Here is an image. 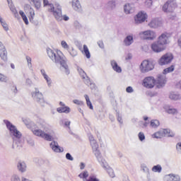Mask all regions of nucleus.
<instances>
[{
  "label": "nucleus",
  "mask_w": 181,
  "mask_h": 181,
  "mask_svg": "<svg viewBox=\"0 0 181 181\" xmlns=\"http://www.w3.org/2000/svg\"><path fill=\"white\" fill-rule=\"evenodd\" d=\"M8 6H9L10 10L11 11L12 13L14 15L15 18H17V19H18L19 13H18V11H16V8H15V6H13V4H11Z\"/></svg>",
  "instance_id": "34"
},
{
  "label": "nucleus",
  "mask_w": 181,
  "mask_h": 181,
  "mask_svg": "<svg viewBox=\"0 0 181 181\" xmlns=\"http://www.w3.org/2000/svg\"><path fill=\"white\" fill-rule=\"evenodd\" d=\"M98 45L100 49H104V42L102 40H99Z\"/></svg>",
  "instance_id": "60"
},
{
  "label": "nucleus",
  "mask_w": 181,
  "mask_h": 181,
  "mask_svg": "<svg viewBox=\"0 0 181 181\" xmlns=\"http://www.w3.org/2000/svg\"><path fill=\"white\" fill-rule=\"evenodd\" d=\"M57 111L60 114H62V112H64L65 114H69L71 111V110L67 106H64L62 107H58L57 109Z\"/></svg>",
  "instance_id": "31"
},
{
  "label": "nucleus",
  "mask_w": 181,
  "mask_h": 181,
  "mask_svg": "<svg viewBox=\"0 0 181 181\" xmlns=\"http://www.w3.org/2000/svg\"><path fill=\"white\" fill-rule=\"evenodd\" d=\"M139 36L144 40H153L156 37V33L153 30H148L139 33Z\"/></svg>",
  "instance_id": "8"
},
{
  "label": "nucleus",
  "mask_w": 181,
  "mask_h": 181,
  "mask_svg": "<svg viewBox=\"0 0 181 181\" xmlns=\"http://www.w3.org/2000/svg\"><path fill=\"white\" fill-rule=\"evenodd\" d=\"M47 52L48 57L51 60H52V62H54V63H56V64H60L65 74L67 76L68 74H70V69H69V65H67V60L62 51H54L52 49H48Z\"/></svg>",
  "instance_id": "2"
},
{
  "label": "nucleus",
  "mask_w": 181,
  "mask_h": 181,
  "mask_svg": "<svg viewBox=\"0 0 181 181\" xmlns=\"http://www.w3.org/2000/svg\"><path fill=\"white\" fill-rule=\"evenodd\" d=\"M4 122L6 124L7 129H8L11 136L13 138V148L21 149V148L23 146V141H22L21 139L22 133L18 131L16 126L13 125L8 120H4Z\"/></svg>",
  "instance_id": "3"
},
{
  "label": "nucleus",
  "mask_w": 181,
  "mask_h": 181,
  "mask_svg": "<svg viewBox=\"0 0 181 181\" xmlns=\"http://www.w3.org/2000/svg\"><path fill=\"white\" fill-rule=\"evenodd\" d=\"M87 181H100V179H98V177H97V175L90 174Z\"/></svg>",
  "instance_id": "43"
},
{
  "label": "nucleus",
  "mask_w": 181,
  "mask_h": 181,
  "mask_svg": "<svg viewBox=\"0 0 181 181\" xmlns=\"http://www.w3.org/2000/svg\"><path fill=\"white\" fill-rule=\"evenodd\" d=\"M23 22L25 23V25H29V21L28 20V17L25 16L21 17Z\"/></svg>",
  "instance_id": "57"
},
{
  "label": "nucleus",
  "mask_w": 181,
  "mask_h": 181,
  "mask_svg": "<svg viewBox=\"0 0 181 181\" xmlns=\"http://www.w3.org/2000/svg\"><path fill=\"white\" fill-rule=\"evenodd\" d=\"M149 28H151V29H156L160 26L161 23L159 21V19L158 18H153L151 20V21L148 23Z\"/></svg>",
  "instance_id": "20"
},
{
  "label": "nucleus",
  "mask_w": 181,
  "mask_h": 181,
  "mask_svg": "<svg viewBox=\"0 0 181 181\" xmlns=\"http://www.w3.org/2000/svg\"><path fill=\"white\" fill-rule=\"evenodd\" d=\"M11 181H21V178H19V176L13 175L11 178Z\"/></svg>",
  "instance_id": "55"
},
{
  "label": "nucleus",
  "mask_w": 181,
  "mask_h": 181,
  "mask_svg": "<svg viewBox=\"0 0 181 181\" xmlns=\"http://www.w3.org/2000/svg\"><path fill=\"white\" fill-rule=\"evenodd\" d=\"M0 57L4 62L8 60V52L6 51V48H5V45L2 44L0 41Z\"/></svg>",
  "instance_id": "16"
},
{
  "label": "nucleus",
  "mask_w": 181,
  "mask_h": 181,
  "mask_svg": "<svg viewBox=\"0 0 181 181\" xmlns=\"http://www.w3.org/2000/svg\"><path fill=\"white\" fill-rule=\"evenodd\" d=\"M32 131L34 135L40 136L45 139V141L53 140V132L50 130V125L46 121L40 117L36 119V127L33 123H31Z\"/></svg>",
  "instance_id": "1"
},
{
  "label": "nucleus",
  "mask_w": 181,
  "mask_h": 181,
  "mask_svg": "<svg viewBox=\"0 0 181 181\" xmlns=\"http://www.w3.org/2000/svg\"><path fill=\"white\" fill-rule=\"evenodd\" d=\"M62 18L61 21H63V19H64L65 21H67L69 19V16H67L66 15H64V16L62 15ZM61 21H58V22H61Z\"/></svg>",
  "instance_id": "62"
},
{
  "label": "nucleus",
  "mask_w": 181,
  "mask_h": 181,
  "mask_svg": "<svg viewBox=\"0 0 181 181\" xmlns=\"http://www.w3.org/2000/svg\"><path fill=\"white\" fill-rule=\"evenodd\" d=\"M107 9H114L115 8V0H110L107 4Z\"/></svg>",
  "instance_id": "38"
},
{
  "label": "nucleus",
  "mask_w": 181,
  "mask_h": 181,
  "mask_svg": "<svg viewBox=\"0 0 181 181\" xmlns=\"http://www.w3.org/2000/svg\"><path fill=\"white\" fill-rule=\"evenodd\" d=\"M78 177L80 179H82L83 181H88V177H90L89 174H88V171L85 170V171L81 173L78 175Z\"/></svg>",
  "instance_id": "30"
},
{
  "label": "nucleus",
  "mask_w": 181,
  "mask_h": 181,
  "mask_svg": "<svg viewBox=\"0 0 181 181\" xmlns=\"http://www.w3.org/2000/svg\"><path fill=\"white\" fill-rule=\"evenodd\" d=\"M177 151H181V143H178L176 146Z\"/></svg>",
  "instance_id": "64"
},
{
  "label": "nucleus",
  "mask_w": 181,
  "mask_h": 181,
  "mask_svg": "<svg viewBox=\"0 0 181 181\" xmlns=\"http://www.w3.org/2000/svg\"><path fill=\"white\" fill-rule=\"evenodd\" d=\"M25 83L28 86H32L33 84V82H32V80L29 79V78H27L26 81H25Z\"/></svg>",
  "instance_id": "63"
},
{
  "label": "nucleus",
  "mask_w": 181,
  "mask_h": 181,
  "mask_svg": "<svg viewBox=\"0 0 181 181\" xmlns=\"http://www.w3.org/2000/svg\"><path fill=\"white\" fill-rule=\"evenodd\" d=\"M73 103L74 104H76V105H84V102L78 100L77 99L74 100Z\"/></svg>",
  "instance_id": "53"
},
{
  "label": "nucleus",
  "mask_w": 181,
  "mask_h": 181,
  "mask_svg": "<svg viewBox=\"0 0 181 181\" xmlns=\"http://www.w3.org/2000/svg\"><path fill=\"white\" fill-rule=\"evenodd\" d=\"M93 153L97 158L99 163L100 165L103 168V169H107L108 168V163H107V161L104 158H103V156H101V153L100 152V150L98 148L94 149Z\"/></svg>",
  "instance_id": "11"
},
{
  "label": "nucleus",
  "mask_w": 181,
  "mask_h": 181,
  "mask_svg": "<svg viewBox=\"0 0 181 181\" xmlns=\"http://www.w3.org/2000/svg\"><path fill=\"white\" fill-rule=\"evenodd\" d=\"M151 49L155 53H160V52H163L166 49V46L162 45V44L157 41L151 45Z\"/></svg>",
  "instance_id": "14"
},
{
  "label": "nucleus",
  "mask_w": 181,
  "mask_h": 181,
  "mask_svg": "<svg viewBox=\"0 0 181 181\" xmlns=\"http://www.w3.org/2000/svg\"><path fill=\"white\" fill-rule=\"evenodd\" d=\"M77 71L79 73L81 77L83 78L85 84L86 86H90L91 81L90 80V78L87 76V74L81 69L80 66H77Z\"/></svg>",
  "instance_id": "15"
},
{
  "label": "nucleus",
  "mask_w": 181,
  "mask_h": 181,
  "mask_svg": "<svg viewBox=\"0 0 181 181\" xmlns=\"http://www.w3.org/2000/svg\"><path fill=\"white\" fill-rule=\"evenodd\" d=\"M61 46L62 47H63V49H65V50H69V49L70 48V46H69V44H67V42L64 40H62L61 42Z\"/></svg>",
  "instance_id": "47"
},
{
  "label": "nucleus",
  "mask_w": 181,
  "mask_h": 181,
  "mask_svg": "<svg viewBox=\"0 0 181 181\" xmlns=\"http://www.w3.org/2000/svg\"><path fill=\"white\" fill-rule=\"evenodd\" d=\"M66 158L68 160H74V158H73V156H71V154H70V153H67L66 154Z\"/></svg>",
  "instance_id": "56"
},
{
  "label": "nucleus",
  "mask_w": 181,
  "mask_h": 181,
  "mask_svg": "<svg viewBox=\"0 0 181 181\" xmlns=\"http://www.w3.org/2000/svg\"><path fill=\"white\" fill-rule=\"evenodd\" d=\"M117 117L118 122H119V124H122V117H121L119 113H117Z\"/></svg>",
  "instance_id": "58"
},
{
  "label": "nucleus",
  "mask_w": 181,
  "mask_h": 181,
  "mask_svg": "<svg viewBox=\"0 0 181 181\" xmlns=\"http://www.w3.org/2000/svg\"><path fill=\"white\" fill-rule=\"evenodd\" d=\"M157 87L158 88H162L166 84V76L163 74V75H158L157 78Z\"/></svg>",
  "instance_id": "18"
},
{
  "label": "nucleus",
  "mask_w": 181,
  "mask_h": 181,
  "mask_svg": "<svg viewBox=\"0 0 181 181\" xmlns=\"http://www.w3.org/2000/svg\"><path fill=\"white\" fill-rule=\"evenodd\" d=\"M40 71L42 77H44L46 81L47 86L49 87H52V78H50L49 75L46 74V71H45V69H41Z\"/></svg>",
  "instance_id": "22"
},
{
  "label": "nucleus",
  "mask_w": 181,
  "mask_h": 181,
  "mask_svg": "<svg viewBox=\"0 0 181 181\" xmlns=\"http://www.w3.org/2000/svg\"><path fill=\"white\" fill-rule=\"evenodd\" d=\"M90 145L92 146L93 151H94V149H98V144H97V141L95 140L91 141Z\"/></svg>",
  "instance_id": "50"
},
{
  "label": "nucleus",
  "mask_w": 181,
  "mask_h": 181,
  "mask_svg": "<svg viewBox=\"0 0 181 181\" xmlns=\"http://www.w3.org/2000/svg\"><path fill=\"white\" fill-rule=\"evenodd\" d=\"M124 13H127V15L129 13H134V11H135V6L133 4H126L124 6Z\"/></svg>",
  "instance_id": "21"
},
{
  "label": "nucleus",
  "mask_w": 181,
  "mask_h": 181,
  "mask_svg": "<svg viewBox=\"0 0 181 181\" xmlns=\"http://www.w3.org/2000/svg\"><path fill=\"white\" fill-rule=\"evenodd\" d=\"M164 136L173 137L175 136V134L169 129H160L159 131L152 134V138H156V139H160Z\"/></svg>",
  "instance_id": "5"
},
{
  "label": "nucleus",
  "mask_w": 181,
  "mask_h": 181,
  "mask_svg": "<svg viewBox=\"0 0 181 181\" xmlns=\"http://www.w3.org/2000/svg\"><path fill=\"white\" fill-rule=\"evenodd\" d=\"M25 59L27 60L28 67L30 69L32 68V58L29 56H26Z\"/></svg>",
  "instance_id": "51"
},
{
  "label": "nucleus",
  "mask_w": 181,
  "mask_h": 181,
  "mask_svg": "<svg viewBox=\"0 0 181 181\" xmlns=\"http://www.w3.org/2000/svg\"><path fill=\"white\" fill-rule=\"evenodd\" d=\"M141 168V170L144 172V173H149V169L148 168V167H146V165H145V164H142Z\"/></svg>",
  "instance_id": "52"
},
{
  "label": "nucleus",
  "mask_w": 181,
  "mask_h": 181,
  "mask_svg": "<svg viewBox=\"0 0 181 181\" xmlns=\"http://www.w3.org/2000/svg\"><path fill=\"white\" fill-rule=\"evenodd\" d=\"M25 11H27L28 9H29V20L30 21H32L33 20V18H35V10H33V8H32V7H30V5L29 4H26L24 6Z\"/></svg>",
  "instance_id": "25"
},
{
  "label": "nucleus",
  "mask_w": 181,
  "mask_h": 181,
  "mask_svg": "<svg viewBox=\"0 0 181 181\" xmlns=\"http://www.w3.org/2000/svg\"><path fill=\"white\" fill-rule=\"evenodd\" d=\"M0 81L1 83H8V76L0 74Z\"/></svg>",
  "instance_id": "48"
},
{
  "label": "nucleus",
  "mask_w": 181,
  "mask_h": 181,
  "mask_svg": "<svg viewBox=\"0 0 181 181\" xmlns=\"http://www.w3.org/2000/svg\"><path fill=\"white\" fill-rule=\"evenodd\" d=\"M177 8V4L176 1L173 0L168 1L163 6V11L166 13L173 12L175 9Z\"/></svg>",
  "instance_id": "7"
},
{
  "label": "nucleus",
  "mask_w": 181,
  "mask_h": 181,
  "mask_svg": "<svg viewBox=\"0 0 181 181\" xmlns=\"http://www.w3.org/2000/svg\"><path fill=\"white\" fill-rule=\"evenodd\" d=\"M173 60V55L170 53H167L160 58V59L158 60V64L160 66H165V64H169V63H172Z\"/></svg>",
  "instance_id": "10"
},
{
  "label": "nucleus",
  "mask_w": 181,
  "mask_h": 181,
  "mask_svg": "<svg viewBox=\"0 0 181 181\" xmlns=\"http://www.w3.org/2000/svg\"><path fill=\"white\" fill-rule=\"evenodd\" d=\"M83 53L85 54L87 59H90L91 57V54H90V51L88 50V47L87 45H83Z\"/></svg>",
  "instance_id": "36"
},
{
  "label": "nucleus",
  "mask_w": 181,
  "mask_h": 181,
  "mask_svg": "<svg viewBox=\"0 0 181 181\" xmlns=\"http://www.w3.org/2000/svg\"><path fill=\"white\" fill-rule=\"evenodd\" d=\"M152 171L156 173L157 172L158 173H160L162 172V166H160V165H154L152 168Z\"/></svg>",
  "instance_id": "45"
},
{
  "label": "nucleus",
  "mask_w": 181,
  "mask_h": 181,
  "mask_svg": "<svg viewBox=\"0 0 181 181\" xmlns=\"http://www.w3.org/2000/svg\"><path fill=\"white\" fill-rule=\"evenodd\" d=\"M70 124H71V122L67 119H63L59 122V124L62 127H64V128H68L69 129H70Z\"/></svg>",
  "instance_id": "29"
},
{
  "label": "nucleus",
  "mask_w": 181,
  "mask_h": 181,
  "mask_svg": "<svg viewBox=\"0 0 181 181\" xmlns=\"http://www.w3.org/2000/svg\"><path fill=\"white\" fill-rule=\"evenodd\" d=\"M127 93H134V88L132 87L129 86L126 88Z\"/></svg>",
  "instance_id": "61"
},
{
  "label": "nucleus",
  "mask_w": 181,
  "mask_h": 181,
  "mask_svg": "<svg viewBox=\"0 0 181 181\" xmlns=\"http://www.w3.org/2000/svg\"><path fill=\"white\" fill-rule=\"evenodd\" d=\"M0 23L3 28V29L6 31L8 32V30H9V27L8 26V24L6 23V22L5 21V20H4V18L0 21Z\"/></svg>",
  "instance_id": "39"
},
{
  "label": "nucleus",
  "mask_w": 181,
  "mask_h": 181,
  "mask_svg": "<svg viewBox=\"0 0 181 181\" xmlns=\"http://www.w3.org/2000/svg\"><path fill=\"white\" fill-rule=\"evenodd\" d=\"M49 146L52 149V151H54V152H57L58 153L64 151L63 147L59 146V143H57V141H52L49 144Z\"/></svg>",
  "instance_id": "19"
},
{
  "label": "nucleus",
  "mask_w": 181,
  "mask_h": 181,
  "mask_svg": "<svg viewBox=\"0 0 181 181\" xmlns=\"http://www.w3.org/2000/svg\"><path fill=\"white\" fill-rule=\"evenodd\" d=\"M26 163L25 161L20 160L17 163V169L19 170V172H21V173H24V172L26 170Z\"/></svg>",
  "instance_id": "24"
},
{
  "label": "nucleus",
  "mask_w": 181,
  "mask_h": 181,
  "mask_svg": "<svg viewBox=\"0 0 181 181\" xmlns=\"http://www.w3.org/2000/svg\"><path fill=\"white\" fill-rule=\"evenodd\" d=\"M169 98L173 101H177V100H180L181 96L180 94L177 92H171L169 94Z\"/></svg>",
  "instance_id": "27"
},
{
  "label": "nucleus",
  "mask_w": 181,
  "mask_h": 181,
  "mask_svg": "<svg viewBox=\"0 0 181 181\" xmlns=\"http://www.w3.org/2000/svg\"><path fill=\"white\" fill-rule=\"evenodd\" d=\"M123 43H124V46H131V45H132V43H134V35L132 34L127 35L124 38Z\"/></svg>",
  "instance_id": "23"
},
{
  "label": "nucleus",
  "mask_w": 181,
  "mask_h": 181,
  "mask_svg": "<svg viewBox=\"0 0 181 181\" xmlns=\"http://www.w3.org/2000/svg\"><path fill=\"white\" fill-rule=\"evenodd\" d=\"M160 125V122L158 119H152L150 122V127L151 128H158Z\"/></svg>",
  "instance_id": "35"
},
{
  "label": "nucleus",
  "mask_w": 181,
  "mask_h": 181,
  "mask_svg": "<svg viewBox=\"0 0 181 181\" xmlns=\"http://www.w3.org/2000/svg\"><path fill=\"white\" fill-rule=\"evenodd\" d=\"M105 170H107L108 175L110 176V177H115V174L114 173V170L112 168H110L107 165V168H104Z\"/></svg>",
  "instance_id": "40"
},
{
  "label": "nucleus",
  "mask_w": 181,
  "mask_h": 181,
  "mask_svg": "<svg viewBox=\"0 0 181 181\" xmlns=\"http://www.w3.org/2000/svg\"><path fill=\"white\" fill-rule=\"evenodd\" d=\"M132 59V54L128 53L125 57V60H131Z\"/></svg>",
  "instance_id": "59"
},
{
  "label": "nucleus",
  "mask_w": 181,
  "mask_h": 181,
  "mask_svg": "<svg viewBox=\"0 0 181 181\" xmlns=\"http://www.w3.org/2000/svg\"><path fill=\"white\" fill-rule=\"evenodd\" d=\"M175 71V65H172L168 68H166L163 70V74H168V73H172Z\"/></svg>",
  "instance_id": "42"
},
{
  "label": "nucleus",
  "mask_w": 181,
  "mask_h": 181,
  "mask_svg": "<svg viewBox=\"0 0 181 181\" xmlns=\"http://www.w3.org/2000/svg\"><path fill=\"white\" fill-rule=\"evenodd\" d=\"M168 181H180V177L179 175H169L167 176Z\"/></svg>",
  "instance_id": "37"
},
{
  "label": "nucleus",
  "mask_w": 181,
  "mask_h": 181,
  "mask_svg": "<svg viewBox=\"0 0 181 181\" xmlns=\"http://www.w3.org/2000/svg\"><path fill=\"white\" fill-rule=\"evenodd\" d=\"M39 165L40 166H44L45 168H49L50 167V161L49 160H43L40 159L39 160Z\"/></svg>",
  "instance_id": "33"
},
{
  "label": "nucleus",
  "mask_w": 181,
  "mask_h": 181,
  "mask_svg": "<svg viewBox=\"0 0 181 181\" xmlns=\"http://www.w3.org/2000/svg\"><path fill=\"white\" fill-rule=\"evenodd\" d=\"M155 78L153 76H148L145 78L143 81V86L146 88H153L155 87Z\"/></svg>",
  "instance_id": "12"
},
{
  "label": "nucleus",
  "mask_w": 181,
  "mask_h": 181,
  "mask_svg": "<svg viewBox=\"0 0 181 181\" xmlns=\"http://www.w3.org/2000/svg\"><path fill=\"white\" fill-rule=\"evenodd\" d=\"M168 114H177V110L173 107H168L165 109Z\"/></svg>",
  "instance_id": "46"
},
{
  "label": "nucleus",
  "mask_w": 181,
  "mask_h": 181,
  "mask_svg": "<svg viewBox=\"0 0 181 181\" xmlns=\"http://www.w3.org/2000/svg\"><path fill=\"white\" fill-rule=\"evenodd\" d=\"M138 138L141 142H144V141H145V134H144L142 132H140L138 134Z\"/></svg>",
  "instance_id": "49"
},
{
  "label": "nucleus",
  "mask_w": 181,
  "mask_h": 181,
  "mask_svg": "<svg viewBox=\"0 0 181 181\" xmlns=\"http://www.w3.org/2000/svg\"><path fill=\"white\" fill-rule=\"evenodd\" d=\"M67 51L72 57H76V56H77V51L74 49L73 47H70Z\"/></svg>",
  "instance_id": "44"
},
{
  "label": "nucleus",
  "mask_w": 181,
  "mask_h": 181,
  "mask_svg": "<svg viewBox=\"0 0 181 181\" xmlns=\"http://www.w3.org/2000/svg\"><path fill=\"white\" fill-rule=\"evenodd\" d=\"M158 42L163 45L166 46L169 43V35L168 33H163L158 37Z\"/></svg>",
  "instance_id": "17"
},
{
  "label": "nucleus",
  "mask_w": 181,
  "mask_h": 181,
  "mask_svg": "<svg viewBox=\"0 0 181 181\" xmlns=\"http://www.w3.org/2000/svg\"><path fill=\"white\" fill-rule=\"evenodd\" d=\"M111 66L115 71L117 73H121L122 71V69H121V66H118V64L115 60L111 61Z\"/></svg>",
  "instance_id": "28"
},
{
  "label": "nucleus",
  "mask_w": 181,
  "mask_h": 181,
  "mask_svg": "<svg viewBox=\"0 0 181 181\" xmlns=\"http://www.w3.org/2000/svg\"><path fill=\"white\" fill-rule=\"evenodd\" d=\"M28 2L30 4V5H34L36 9H40L42 5L40 0H28Z\"/></svg>",
  "instance_id": "32"
},
{
  "label": "nucleus",
  "mask_w": 181,
  "mask_h": 181,
  "mask_svg": "<svg viewBox=\"0 0 181 181\" xmlns=\"http://www.w3.org/2000/svg\"><path fill=\"white\" fill-rule=\"evenodd\" d=\"M84 97L87 105L89 107L90 110H93V103H91V101L90 100V97H88V95H84Z\"/></svg>",
  "instance_id": "41"
},
{
  "label": "nucleus",
  "mask_w": 181,
  "mask_h": 181,
  "mask_svg": "<svg viewBox=\"0 0 181 181\" xmlns=\"http://www.w3.org/2000/svg\"><path fill=\"white\" fill-rule=\"evenodd\" d=\"M148 124L149 123L147 122H145L142 121L139 122V126L141 127L143 129L146 128V127H148Z\"/></svg>",
  "instance_id": "54"
},
{
  "label": "nucleus",
  "mask_w": 181,
  "mask_h": 181,
  "mask_svg": "<svg viewBox=\"0 0 181 181\" xmlns=\"http://www.w3.org/2000/svg\"><path fill=\"white\" fill-rule=\"evenodd\" d=\"M153 64L148 60L143 61L140 65L141 73H148V71H151V70H153Z\"/></svg>",
  "instance_id": "9"
},
{
  "label": "nucleus",
  "mask_w": 181,
  "mask_h": 181,
  "mask_svg": "<svg viewBox=\"0 0 181 181\" xmlns=\"http://www.w3.org/2000/svg\"><path fill=\"white\" fill-rule=\"evenodd\" d=\"M31 95L33 98L36 101L41 107H45V98H43V94L39 91V89L35 88L34 92H32Z\"/></svg>",
  "instance_id": "6"
},
{
  "label": "nucleus",
  "mask_w": 181,
  "mask_h": 181,
  "mask_svg": "<svg viewBox=\"0 0 181 181\" xmlns=\"http://www.w3.org/2000/svg\"><path fill=\"white\" fill-rule=\"evenodd\" d=\"M44 6H48V11L52 12L57 21H62V6L58 3H55L54 6L49 4L48 0H43Z\"/></svg>",
  "instance_id": "4"
},
{
  "label": "nucleus",
  "mask_w": 181,
  "mask_h": 181,
  "mask_svg": "<svg viewBox=\"0 0 181 181\" xmlns=\"http://www.w3.org/2000/svg\"><path fill=\"white\" fill-rule=\"evenodd\" d=\"M147 18L148 15H146V13L141 11L134 17V22L137 25H139V23H144Z\"/></svg>",
  "instance_id": "13"
},
{
  "label": "nucleus",
  "mask_w": 181,
  "mask_h": 181,
  "mask_svg": "<svg viewBox=\"0 0 181 181\" xmlns=\"http://www.w3.org/2000/svg\"><path fill=\"white\" fill-rule=\"evenodd\" d=\"M71 6L73 9H74V11H81V4H80V1L72 0Z\"/></svg>",
  "instance_id": "26"
}]
</instances>
